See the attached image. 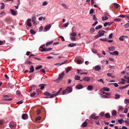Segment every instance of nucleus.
<instances>
[{"label":"nucleus","mask_w":129,"mask_h":129,"mask_svg":"<svg viewBox=\"0 0 129 129\" xmlns=\"http://www.w3.org/2000/svg\"><path fill=\"white\" fill-rule=\"evenodd\" d=\"M61 92L60 91H59L56 93L53 94H51L47 91L45 92L44 93V94L45 95L49 96V98H51L54 96H56L58 94Z\"/></svg>","instance_id":"obj_1"},{"label":"nucleus","mask_w":129,"mask_h":129,"mask_svg":"<svg viewBox=\"0 0 129 129\" xmlns=\"http://www.w3.org/2000/svg\"><path fill=\"white\" fill-rule=\"evenodd\" d=\"M16 123L13 122H10L9 124L10 127L12 129H13L14 128V127Z\"/></svg>","instance_id":"obj_2"},{"label":"nucleus","mask_w":129,"mask_h":129,"mask_svg":"<svg viewBox=\"0 0 129 129\" xmlns=\"http://www.w3.org/2000/svg\"><path fill=\"white\" fill-rule=\"evenodd\" d=\"M106 33V31L103 30H100L98 32V33L101 37L104 36Z\"/></svg>","instance_id":"obj_3"},{"label":"nucleus","mask_w":129,"mask_h":129,"mask_svg":"<svg viewBox=\"0 0 129 129\" xmlns=\"http://www.w3.org/2000/svg\"><path fill=\"white\" fill-rule=\"evenodd\" d=\"M31 19L30 18L26 20V24L27 26L30 27L31 26V24L30 23Z\"/></svg>","instance_id":"obj_4"},{"label":"nucleus","mask_w":129,"mask_h":129,"mask_svg":"<svg viewBox=\"0 0 129 129\" xmlns=\"http://www.w3.org/2000/svg\"><path fill=\"white\" fill-rule=\"evenodd\" d=\"M128 37L127 36H122L119 38V40L121 41H123V39L127 38Z\"/></svg>","instance_id":"obj_5"},{"label":"nucleus","mask_w":129,"mask_h":129,"mask_svg":"<svg viewBox=\"0 0 129 129\" xmlns=\"http://www.w3.org/2000/svg\"><path fill=\"white\" fill-rule=\"evenodd\" d=\"M22 117L23 119H26L28 118V116L27 114H22Z\"/></svg>","instance_id":"obj_6"},{"label":"nucleus","mask_w":129,"mask_h":129,"mask_svg":"<svg viewBox=\"0 0 129 129\" xmlns=\"http://www.w3.org/2000/svg\"><path fill=\"white\" fill-rule=\"evenodd\" d=\"M76 89H82L83 88V85L81 84H79L77 85L76 87Z\"/></svg>","instance_id":"obj_7"},{"label":"nucleus","mask_w":129,"mask_h":129,"mask_svg":"<svg viewBox=\"0 0 129 129\" xmlns=\"http://www.w3.org/2000/svg\"><path fill=\"white\" fill-rule=\"evenodd\" d=\"M51 25L50 24H49L48 25H46L44 29L46 30H48L50 28Z\"/></svg>","instance_id":"obj_8"},{"label":"nucleus","mask_w":129,"mask_h":129,"mask_svg":"<svg viewBox=\"0 0 129 129\" xmlns=\"http://www.w3.org/2000/svg\"><path fill=\"white\" fill-rule=\"evenodd\" d=\"M94 69L95 71H99L101 70V67L98 66H96L95 67Z\"/></svg>","instance_id":"obj_9"},{"label":"nucleus","mask_w":129,"mask_h":129,"mask_svg":"<svg viewBox=\"0 0 129 129\" xmlns=\"http://www.w3.org/2000/svg\"><path fill=\"white\" fill-rule=\"evenodd\" d=\"M83 80L86 81H89L90 80V78L88 77H85L83 78Z\"/></svg>","instance_id":"obj_10"},{"label":"nucleus","mask_w":129,"mask_h":129,"mask_svg":"<svg viewBox=\"0 0 129 129\" xmlns=\"http://www.w3.org/2000/svg\"><path fill=\"white\" fill-rule=\"evenodd\" d=\"M10 11L13 15H16L17 14L16 12L13 9H11Z\"/></svg>","instance_id":"obj_11"},{"label":"nucleus","mask_w":129,"mask_h":129,"mask_svg":"<svg viewBox=\"0 0 129 129\" xmlns=\"http://www.w3.org/2000/svg\"><path fill=\"white\" fill-rule=\"evenodd\" d=\"M30 71L29 72V73H33L34 71V67L33 66H31L29 68Z\"/></svg>","instance_id":"obj_12"},{"label":"nucleus","mask_w":129,"mask_h":129,"mask_svg":"<svg viewBox=\"0 0 129 129\" xmlns=\"http://www.w3.org/2000/svg\"><path fill=\"white\" fill-rule=\"evenodd\" d=\"M115 48L114 46H111L109 47L108 49L110 51H113L115 50Z\"/></svg>","instance_id":"obj_13"},{"label":"nucleus","mask_w":129,"mask_h":129,"mask_svg":"<svg viewBox=\"0 0 129 129\" xmlns=\"http://www.w3.org/2000/svg\"><path fill=\"white\" fill-rule=\"evenodd\" d=\"M66 91H67L68 93H70L72 91L71 88L70 87H68L66 88Z\"/></svg>","instance_id":"obj_14"},{"label":"nucleus","mask_w":129,"mask_h":129,"mask_svg":"<svg viewBox=\"0 0 129 129\" xmlns=\"http://www.w3.org/2000/svg\"><path fill=\"white\" fill-rule=\"evenodd\" d=\"M95 31V29L94 28L91 27L90 29V32L91 34H92Z\"/></svg>","instance_id":"obj_15"},{"label":"nucleus","mask_w":129,"mask_h":129,"mask_svg":"<svg viewBox=\"0 0 129 129\" xmlns=\"http://www.w3.org/2000/svg\"><path fill=\"white\" fill-rule=\"evenodd\" d=\"M45 85H46L45 84H40L39 85V86L40 87V89L41 90L43 89L44 88Z\"/></svg>","instance_id":"obj_16"},{"label":"nucleus","mask_w":129,"mask_h":129,"mask_svg":"<svg viewBox=\"0 0 129 129\" xmlns=\"http://www.w3.org/2000/svg\"><path fill=\"white\" fill-rule=\"evenodd\" d=\"M76 44L73 43H72L69 44L68 45V47H72L76 45Z\"/></svg>","instance_id":"obj_17"},{"label":"nucleus","mask_w":129,"mask_h":129,"mask_svg":"<svg viewBox=\"0 0 129 129\" xmlns=\"http://www.w3.org/2000/svg\"><path fill=\"white\" fill-rule=\"evenodd\" d=\"M122 81H120L119 83H120L122 84H124L125 83V81H126V80L122 78L121 79Z\"/></svg>","instance_id":"obj_18"},{"label":"nucleus","mask_w":129,"mask_h":129,"mask_svg":"<svg viewBox=\"0 0 129 129\" xmlns=\"http://www.w3.org/2000/svg\"><path fill=\"white\" fill-rule=\"evenodd\" d=\"M108 19V16H104L102 17V19L103 21L105 20Z\"/></svg>","instance_id":"obj_19"},{"label":"nucleus","mask_w":129,"mask_h":129,"mask_svg":"<svg viewBox=\"0 0 129 129\" xmlns=\"http://www.w3.org/2000/svg\"><path fill=\"white\" fill-rule=\"evenodd\" d=\"M115 99H119L120 97V95L118 94H116L115 95Z\"/></svg>","instance_id":"obj_20"},{"label":"nucleus","mask_w":129,"mask_h":129,"mask_svg":"<svg viewBox=\"0 0 129 129\" xmlns=\"http://www.w3.org/2000/svg\"><path fill=\"white\" fill-rule=\"evenodd\" d=\"M93 88V86L91 85L88 86L87 87V90H91Z\"/></svg>","instance_id":"obj_21"},{"label":"nucleus","mask_w":129,"mask_h":129,"mask_svg":"<svg viewBox=\"0 0 129 129\" xmlns=\"http://www.w3.org/2000/svg\"><path fill=\"white\" fill-rule=\"evenodd\" d=\"M107 75L108 76L111 77L112 78H114L115 77V76L111 73H108L107 74Z\"/></svg>","instance_id":"obj_22"},{"label":"nucleus","mask_w":129,"mask_h":129,"mask_svg":"<svg viewBox=\"0 0 129 129\" xmlns=\"http://www.w3.org/2000/svg\"><path fill=\"white\" fill-rule=\"evenodd\" d=\"M117 114V112L115 110H113L112 112V115L113 116H115Z\"/></svg>","instance_id":"obj_23"},{"label":"nucleus","mask_w":129,"mask_h":129,"mask_svg":"<svg viewBox=\"0 0 129 129\" xmlns=\"http://www.w3.org/2000/svg\"><path fill=\"white\" fill-rule=\"evenodd\" d=\"M118 121L120 124H121L123 122H124V121L123 120V119L122 118L118 119Z\"/></svg>","instance_id":"obj_24"},{"label":"nucleus","mask_w":129,"mask_h":129,"mask_svg":"<svg viewBox=\"0 0 129 129\" xmlns=\"http://www.w3.org/2000/svg\"><path fill=\"white\" fill-rule=\"evenodd\" d=\"M103 89L105 91H108L110 90L107 87H104L103 88Z\"/></svg>","instance_id":"obj_25"},{"label":"nucleus","mask_w":129,"mask_h":129,"mask_svg":"<svg viewBox=\"0 0 129 129\" xmlns=\"http://www.w3.org/2000/svg\"><path fill=\"white\" fill-rule=\"evenodd\" d=\"M102 27V26L101 25H99L95 27V29L96 30L101 28Z\"/></svg>","instance_id":"obj_26"},{"label":"nucleus","mask_w":129,"mask_h":129,"mask_svg":"<svg viewBox=\"0 0 129 129\" xmlns=\"http://www.w3.org/2000/svg\"><path fill=\"white\" fill-rule=\"evenodd\" d=\"M107 25L109 26L110 25V22H105L104 24V26L105 27Z\"/></svg>","instance_id":"obj_27"},{"label":"nucleus","mask_w":129,"mask_h":129,"mask_svg":"<svg viewBox=\"0 0 129 129\" xmlns=\"http://www.w3.org/2000/svg\"><path fill=\"white\" fill-rule=\"evenodd\" d=\"M87 125V123L85 121L82 124V126L83 127H86Z\"/></svg>","instance_id":"obj_28"},{"label":"nucleus","mask_w":129,"mask_h":129,"mask_svg":"<svg viewBox=\"0 0 129 129\" xmlns=\"http://www.w3.org/2000/svg\"><path fill=\"white\" fill-rule=\"evenodd\" d=\"M30 34L33 35H34L36 33L35 31L33 29H31L30 30Z\"/></svg>","instance_id":"obj_29"},{"label":"nucleus","mask_w":129,"mask_h":129,"mask_svg":"<svg viewBox=\"0 0 129 129\" xmlns=\"http://www.w3.org/2000/svg\"><path fill=\"white\" fill-rule=\"evenodd\" d=\"M75 79L76 80H80V77L78 75H76L75 77Z\"/></svg>","instance_id":"obj_30"},{"label":"nucleus","mask_w":129,"mask_h":129,"mask_svg":"<svg viewBox=\"0 0 129 129\" xmlns=\"http://www.w3.org/2000/svg\"><path fill=\"white\" fill-rule=\"evenodd\" d=\"M53 41H50L46 43V45L47 46H48V45L52 44L53 43Z\"/></svg>","instance_id":"obj_31"},{"label":"nucleus","mask_w":129,"mask_h":129,"mask_svg":"<svg viewBox=\"0 0 129 129\" xmlns=\"http://www.w3.org/2000/svg\"><path fill=\"white\" fill-rule=\"evenodd\" d=\"M71 68L70 67H68L67 69L66 70V73H68L69 71H70L71 70Z\"/></svg>","instance_id":"obj_32"},{"label":"nucleus","mask_w":129,"mask_h":129,"mask_svg":"<svg viewBox=\"0 0 129 129\" xmlns=\"http://www.w3.org/2000/svg\"><path fill=\"white\" fill-rule=\"evenodd\" d=\"M42 65H40L36 67L35 68V70H37L39 69L42 68Z\"/></svg>","instance_id":"obj_33"},{"label":"nucleus","mask_w":129,"mask_h":129,"mask_svg":"<svg viewBox=\"0 0 129 129\" xmlns=\"http://www.w3.org/2000/svg\"><path fill=\"white\" fill-rule=\"evenodd\" d=\"M62 5L63 7H64L66 9H68V7L66 5L62 3Z\"/></svg>","instance_id":"obj_34"},{"label":"nucleus","mask_w":129,"mask_h":129,"mask_svg":"<svg viewBox=\"0 0 129 129\" xmlns=\"http://www.w3.org/2000/svg\"><path fill=\"white\" fill-rule=\"evenodd\" d=\"M111 84H113L114 86L115 87H117L118 86V84L116 83H111Z\"/></svg>","instance_id":"obj_35"},{"label":"nucleus","mask_w":129,"mask_h":129,"mask_svg":"<svg viewBox=\"0 0 129 129\" xmlns=\"http://www.w3.org/2000/svg\"><path fill=\"white\" fill-rule=\"evenodd\" d=\"M126 15H120L118 17L124 18H126Z\"/></svg>","instance_id":"obj_36"},{"label":"nucleus","mask_w":129,"mask_h":129,"mask_svg":"<svg viewBox=\"0 0 129 129\" xmlns=\"http://www.w3.org/2000/svg\"><path fill=\"white\" fill-rule=\"evenodd\" d=\"M114 20L116 21H120L121 20V19L119 18H116L114 19Z\"/></svg>","instance_id":"obj_37"},{"label":"nucleus","mask_w":129,"mask_h":129,"mask_svg":"<svg viewBox=\"0 0 129 129\" xmlns=\"http://www.w3.org/2000/svg\"><path fill=\"white\" fill-rule=\"evenodd\" d=\"M1 4L2 5V6L1 7V9H3L5 8V6L4 4L2 2L1 3Z\"/></svg>","instance_id":"obj_38"},{"label":"nucleus","mask_w":129,"mask_h":129,"mask_svg":"<svg viewBox=\"0 0 129 129\" xmlns=\"http://www.w3.org/2000/svg\"><path fill=\"white\" fill-rule=\"evenodd\" d=\"M105 117L107 118H109L110 117V115L108 113H106L105 114Z\"/></svg>","instance_id":"obj_39"},{"label":"nucleus","mask_w":129,"mask_h":129,"mask_svg":"<svg viewBox=\"0 0 129 129\" xmlns=\"http://www.w3.org/2000/svg\"><path fill=\"white\" fill-rule=\"evenodd\" d=\"M124 27L125 28H128L129 27V23H128L124 25Z\"/></svg>","instance_id":"obj_40"},{"label":"nucleus","mask_w":129,"mask_h":129,"mask_svg":"<svg viewBox=\"0 0 129 129\" xmlns=\"http://www.w3.org/2000/svg\"><path fill=\"white\" fill-rule=\"evenodd\" d=\"M48 4V3L46 1H44L43 2V3L42 4V6H45L46 5Z\"/></svg>","instance_id":"obj_41"},{"label":"nucleus","mask_w":129,"mask_h":129,"mask_svg":"<svg viewBox=\"0 0 129 129\" xmlns=\"http://www.w3.org/2000/svg\"><path fill=\"white\" fill-rule=\"evenodd\" d=\"M101 37L99 34H98L94 36V38L95 39L99 38V37Z\"/></svg>","instance_id":"obj_42"},{"label":"nucleus","mask_w":129,"mask_h":129,"mask_svg":"<svg viewBox=\"0 0 129 129\" xmlns=\"http://www.w3.org/2000/svg\"><path fill=\"white\" fill-rule=\"evenodd\" d=\"M94 12V9H90L89 11V14H92Z\"/></svg>","instance_id":"obj_43"},{"label":"nucleus","mask_w":129,"mask_h":129,"mask_svg":"<svg viewBox=\"0 0 129 129\" xmlns=\"http://www.w3.org/2000/svg\"><path fill=\"white\" fill-rule=\"evenodd\" d=\"M6 14V13L5 12V11L2 12L0 13V15H2L0 17H1L5 15Z\"/></svg>","instance_id":"obj_44"},{"label":"nucleus","mask_w":129,"mask_h":129,"mask_svg":"<svg viewBox=\"0 0 129 129\" xmlns=\"http://www.w3.org/2000/svg\"><path fill=\"white\" fill-rule=\"evenodd\" d=\"M71 35L75 37L76 35V33L73 32L71 33Z\"/></svg>","instance_id":"obj_45"},{"label":"nucleus","mask_w":129,"mask_h":129,"mask_svg":"<svg viewBox=\"0 0 129 129\" xmlns=\"http://www.w3.org/2000/svg\"><path fill=\"white\" fill-rule=\"evenodd\" d=\"M69 24V23L67 22L66 23H65L63 25V27H67L68 26Z\"/></svg>","instance_id":"obj_46"},{"label":"nucleus","mask_w":129,"mask_h":129,"mask_svg":"<svg viewBox=\"0 0 129 129\" xmlns=\"http://www.w3.org/2000/svg\"><path fill=\"white\" fill-rule=\"evenodd\" d=\"M114 6L116 8H118L119 7V5L118 4H116L115 3L114 4Z\"/></svg>","instance_id":"obj_47"},{"label":"nucleus","mask_w":129,"mask_h":129,"mask_svg":"<svg viewBox=\"0 0 129 129\" xmlns=\"http://www.w3.org/2000/svg\"><path fill=\"white\" fill-rule=\"evenodd\" d=\"M93 19L95 21H96L97 20V19L95 15H93Z\"/></svg>","instance_id":"obj_48"},{"label":"nucleus","mask_w":129,"mask_h":129,"mask_svg":"<svg viewBox=\"0 0 129 129\" xmlns=\"http://www.w3.org/2000/svg\"><path fill=\"white\" fill-rule=\"evenodd\" d=\"M63 77L62 76L60 75L58 78L57 80H60L62 79Z\"/></svg>","instance_id":"obj_49"},{"label":"nucleus","mask_w":129,"mask_h":129,"mask_svg":"<svg viewBox=\"0 0 129 129\" xmlns=\"http://www.w3.org/2000/svg\"><path fill=\"white\" fill-rule=\"evenodd\" d=\"M113 53H114V55H118L119 54V53L118 51H115L113 52Z\"/></svg>","instance_id":"obj_50"},{"label":"nucleus","mask_w":129,"mask_h":129,"mask_svg":"<svg viewBox=\"0 0 129 129\" xmlns=\"http://www.w3.org/2000/svg\"><path fill=\"white\" fill-rule=\"evenodd\" d=\"M36 17L35 16H33L32 17V20L33 22L36 21Z\"/></svg>","instance_id":"obj_51"},{"label":"nucleus","mask_w":129,"mask_h":129,"mask_svg":"<svg viewBox=\"0 0 129 129\" xmlns=\"http://www.w3.org/2000/svg\"><path fill=\"white\" fill-rule=\"evenodd\" d=\"M124 102L126 104H127V103H129V99H125L124 100Z\"/></svg>","instance_id":"obj_52"},{"label":"nucleus","mask_w":129,"mask_h":129,"mask_svg":"<svg viewBox=\"0 0 129 129\" xmlns=\"http://www.w3.org/2000/svg\"><path fill=\"white\" fill-rule=\"evenodd\" d=\"M36 94V93L35 92H33V93L31 94L30 95V96L32 97L35 96Z\"/></svg>","instance_id":"obj_53"},{"label":"nucleus","mask_w":129,"mask_h":129,"mask_svg":"<svg viewBox=\"0 0 129 129\" xmlns=\"http://www.w3.org/2000/svg\"><path fill=\"white\" fill-rule=\"evenodd\" d=\"M67 93V91L65 90H63L62 91V94L63 95H64Z\"/></svg>","instance_id":"obj_54"},{"label":"nucleus","mask_w":129,"mask_h":129,"mask_svg":"<svg viewBox=\"0 0 129 129\" xmlns=\"http://www.w3.org/2000/svg\"><path fill=\"white\" fill-rule=\"evenodd\" d=\"M101 97L102 98H107V96L105 95H103V94H102L101 95Z\"/></svg>","instance_id":"obj_55"},{"label":"nucleus","mask_w":129,"mask_h":129,"mask_svg":"<svg viewBox=\"0 0 129 129\" xmlns=\"http://www.w3.org/2000/svg\"><path fill=\"white\" fill-rule=\"evenodd\" d=\"M118 108H119V109L118 110V111H119V110H123V108L122 107V106H119L118 107Z\"/></svg>","instance_id":"obj_56"},{"label":"nucleus","mask_w":129,"mask_h":129,"mask_svg":"<svg viewBox=\"0 0 129 129\" xmlns=\"http://www.w3.org/2000/svg\"><path fill=\"white\" fill-rule=\"evenodd\" d=\"M77 63L78 64H81L82 63V61L80 60H78L77 61Z\"/></svg>","instance_id":"obj_57"},{"label":"nucleus","mask_w":129,"mask_h":129,"mask_svg":"<svg viewBox=\"0 0 129 129\" xmlns=\"http://www.w3.org/2000/svg\"><path fill=\"white\" fill-rule=\"evenodd\" d=\"M46 51V48H43L41 50V52Z\"/></svg>","instance_id":"obj_58"},{"label":"nucleus","mask_w":129,"mask_h":129,"mask_svg":"<svg viewBox=\"0 0 129 129\" xmlns=\"http://www.w3.org/2000/svg\"><path fill=\"white\" fill-rule=\"evenodd\" d=\"M91 51L93 53H97V51L96 50L94 49H91Z\"/></svg>","instance_id":"obj_59"},{"label":"nucleus","mask_w":129,"mask_h":129,"mask_svg":"<svg viewBox=\"0 0 129 129\" xmlns=\"http://www.w3.org/2000/svg\"><path fill=\"white\" fill-rule=\"evenodd\" d=\"M98 23V22L97 21H96L92 24V26H94L97 23Z\"/></svg>","instance_id":"obj_60"},{"label":"nucleus","mask_w":129,"mask_h":129,"mask_svg":"<svg viewBox=\"0 0 129 129\" xmlns=\"http://www.w3.org/2000/svg\"><path fill=\"white\" fill-rule=\"evenodd\" d=\"M102 93H103V94H106V95H110V93H105V92L104 91H102Z\"/></svg>","instance_id":"obj_61"},{"label":"nucleus","mask_w":129,"mask_h":129,"mask_svg":"<svg viewBox=\"0 0 129 129\" xmlns=\"http://www.w3.org/2000/svg\"><path fill=\"white\" fill-rule=\"evenodd\" d=\"M100 40L102 41H107L106 38L105 39H101Z\"/></svg>","instance_id":"obj_62"},{"label":"nucleus","mask_w":129,"mask_h":129,"mask_svg":"<svg viewBox=\"0 0 129 129\" xmlns=\"http://www.w3.org/2000/svg\"><path fill=\"white\" fill-rule=\"evenodd\" d=\"M113 34L112 33H111L109 35V39H110L111 38H112V36H113Z\"/></svg>","instance_id":"obj_63"},{"label":"nucleus","mask_w":129,"mask_h":129,"mask_svg":"<svg viewBox=\"0 0 129 129\" xmlns=\"http://www.w3.org/2000/svg\"><path fill=\"white\" fill-rule=\"evenodd\" d=\"M95 115L94 114H93L91 115V117L92 118L94 119V118L95 117Z\"/></svg>","instance_id":"obj_64"}]
</instances>
